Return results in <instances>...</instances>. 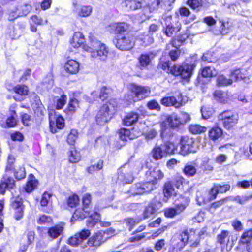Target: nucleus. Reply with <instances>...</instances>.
Segmentation results:
<instances>
[{
	"mask_svg": "<svg viewBox=\"0 0 252 252\" xmlns=\"http://www.w3.org/2000/svg\"><path fill=\"white\" fill-rule=\"evenodd\" d=\"M197 55L191 57L190 64H184L182 65H174L170 66L169 61L165 60L163 57L160 59L158 68L162 69L167 72H170L176 76H180L184 80H189L192 74L193 71L197 64Z\"/></svg>",
	"mask_w": 252,
	"mask_h": 252,
	"instance_id": "nucleus-1",
	"label": "nucleus"
},
{
	"mask_svg": "<svg viewBox=\"0 0 252 252\" xmlns=\"http://www.w3.org/2000/svg\"><path fill=\"white\" fill-rule=\"evenodd\" d=\"M146 175L148 181L133 185L129 191L131 195H141L156 189L157 181L163 177V173L158 168L150 169L146 172Z\"/></svg>",
	"mask_w": 252,
	"mask_h": 252,
	"instance_id": "nucleus-2",
	"label": "nucleus"
},
{
	"mask_svg": "<svg viewBox=\"0 0 252 252\" xmlns=\"http://www.w3.org/2000/svg\"><path fill=\"white\" fill-rule=\"evenodd\" d=\"M89 39L90 46H84V49L91 53L92 57H99L101 60H105L108 53L106 45L98 40L92 33L89 34Z\"/></svg>",
	"mask_w": 252,
	"mask_h": 252,
	"instance_id": "nucleus-3",
	"label": "nucleus"
},
{
	"mask_svg": "<svg viewBox=\"0 0 252 252\" xmlns=\"http://www.w3.org/2000/svg\"><path fill=\"white\" fill-rule=\"evenodd\" d=\"M178 149L174 143L170 141H165L160 145L156 144L152 150L151 155L155 160L161 159L167 155L177 153Z\"/></svg>",
	"mask_w": 252,
	"mask_h": 252,
	"instance_id": "nucleus-4",
	"label": "nucleus"
},
{
	"mask_svg": "<svg viewBox=\"0 0 252 252\" xmlns=\"http://www.w3.org/2000/svg\"><path fill=\"white\" fill-rule=\"evenodd\" d=\"M218 120L224 127L229 129L235 126L239 120L238 115L230 110H226L220 113L218 116Z\"/></svg>",
	"mask_w": 252,
	"mask_h": 252,
	"instance_id": "nucleus-5",
	"label": "nucleus"
},
{
	"mask_svg": "<svg viewBox=\"0 0 252 252\" xmlns=\"http://www.w3.org/2000/svg\"><path fill=\"white\" fill-rule=\"evenodd\" d=\"M130 90L134 96L128 95L127 99L130 102H136L144 99L150 94V88L148 86H139L135 84L130 85Z\"/></svg>",
	"mask_w": 252,
	"mask_h": 252,
	"instance_id": "nucleus-6",
	"label": "nucleus"
},
{
	"mask_svg": "<svg viewBox=\"0 0 252 252\" xmlns=\"http://www.w3.org/2000/svg\"><path fill=\"white\" fill-rule=\"evenodd\" d=\"M194 231L187 230L182 232L175 234L171 240V243L174 247L180 249L181 250L186 245L189 240L192 241V236L194 235Z\"/></svg>",
	"mask_w": 252,
	"mask_h": 252,
	"instance_id": "nucleus-7",
	"label": "nucleus"
},
{
	"mask_svg": "<svg viewBox=\"0 0 252 252\" xmlns=\"http://www.w3.org/2000/svg\"><path fill=\"white\" fill-rule=\"evenodd\" d=\"M180 150L178 152L182 155L190 153H195L197 147L195 146V141L188 136H182L180 140Z\"/></svg>",
	"mask_w": 252,
	"mask_h": 252,
	"instance_id": "nucleus-8",
	"label": "nucleus"
},
{
	"mask_svg": "<svg viewBox=\"0 0 252 252\" xmlns=\"http://www.w3.org/2000/svg\"><path fill=\"white\" fill-rule=\"evenodd\" d=\"M10 208L14 212V218L16 220H20L24 215V205L22 198L19 196L13 197L10 199Z\"/></svg>",
	"mask_w": 252,
	"mask_h": 252,
	"instance_id": "nucleus-9",
	"label": "nucleus"
},
{
	"mask_svg": "<svg viewBox=\"0 0 252 252\" xmlns=\"http://www.w3.org/2000/svg\"><path fill=\"white\" fill-rule=\"evenodd\" d=\"M117 48L121 50H129L133 48L134 42L132 37L129 35H120L118 36L115 43Z\"/></svg>",
	"mask_w": 252,
	"mask_h": 252,
	"instance_id": "nucleus-10",
	"label": "nucleus"
},
{
	"mask_svg": "<svg viewBox=\"0 0 252 252\" xmlns=\"http://www.w3.org/2000/svg\"><path fill=\"white\" fill-rule=\"evenodd\" d=\"M112 118L110 109L107 104L103 105L98 111L96 120L98 124L102 125L108 122Z\"/></svg>",
	"mask_w": 252,
	"mask_h": 252,
	"instance_id": "nucleus-11",
	"label": "nucleus"
},
{
	"mask_svg": "<svg viewBox=\"0 0 252 252\" xmlns=\"http://www.w3.org/2000/svg\"><path fill=\"white\" fill-rule=\"evenodd\" d=\"M127 163L122 166L118 170L116 182L119 184H129L132 182L133 177L131 172H128L124 170Z\"/></svg>",
	"mask_w": 252,
	"mask_h": 252,
	"instance_id": "nucleus-12",
	"label": "nucleus"
},
{
	"mask_svg": "<svg viewBox=\"0 0 252 252\" xmlns=\"http://www.w3.org/2000/svg\"><path fill=\"white\" fill-rule=\"evenodd\" d=\"M16 187L14 179L7 175L4 176L0 182V193L4 195L6 190H11Z\"/></svg>",
	"mask_w": 252,
	"mask_h": 252,
	"instance_id": "nucleus-13",
	"label": "nucleus"
},
{
	"mask_svg": "<svg viewBox=\"0 0 252 252\" xmlns=\"http://www.w3.org/2000/svg\"><path fill=\"white\" fill-rule=\"evenodd\" d=\"M162 32L167 37H173L181 29V24L176 23L174 24L171 22H165L163 24Z\"/></svg>",
	"mask_w": 252,
	"mask_h": 252,
	"instance_id": "nucleus-14",
	"label": "nucleus"
},
{
	"mask_svg": "<svg viewBox=\"0 0 252 252\" xmlns=\"http://www.w3.org/2000/svg\"><path fill=\"white\" fill-rule=\"evenodd\" d=\"M90 234V230L84 229L70 237L68 240V243L73 246H77L84 240L87 239Z\"/></svg>",
	"mask_w": 252,
	"mask_h": 252,
	"instance_id": "nucleus-15",
	"label": "nucleus"
},
{
	"mask_svg": "<svg viewBox=\"0 0 252 252\" xmlns=\"http://www.w3.org/2000/svg\"><path fill=\"white\" fill-rule=\"evenodd\" d=\"M161 206V203L159 201L154 198L149 203L143 212V218L144 219L152 217L156 212L157 209Z\"/></svg>",
	"mask_w": 252,
	"mask_h": 252,
	"instance_id": "nucleus-16",
	"label": "nucleus"
},
{
	"mask_svg": "<svg viewBox=\"0 0 252 252\" xmlns=\"http://www.w3.org/2000/svg\"><path fill=\"white\" fill-rule=\"evenodd\" d=\"M155 55L152 52L142 54L138 58V63L137 65L141 70L147 68L148 66L150 64L152 59Z\"/></svg>",
	"mask_w": 252,
	"mask_h": 252,
	"instance_id": "nucleus-17",
	"label": "nucleus"
},
{
	"mask_svg": "<svg viewBox=\"0 0 252 252\" xmlns=\"http://www.w3.org/2000/svg\"><path fill=\"white\" fill-rule=\"evenodd\" d=\"M160 137L163 142L169 141L173 136V128L169 126L165 122H162L160 125Z\"/></svg>",
	"mask_w": 252,
	"mask_h": 252,
	"instance_id": "nucleus-18",
	"label": "nucleus"
},
{
	"mask_svg": "<svg viewBox=\"0 0 252 252\" xmlns=\"http://www.w3.org/2000/svg\"><path fill=\"white\" fill-rule=\"evenodd\" d=\"M64 228V224L62 223L56 224L48 229V236L54 239L63 234Z\"/></svg>",
	"mask_w": 252,
	"mask_h": 252,
	"instance_id": "nucleus-19",
	"label": "nucleus"
},
{
	"mask_svg": "<svg viewBox=\"0 0 252 252\" xmlns=\"http://www.w3.org/2000/svg\"><path fill=\"white\" fill-rule=\"evenodd\" d=\"M65 71L70 74H75L79 70V63L75 60H68L64 65Z\"/></svg>",
	"mask_w": 252,
	"mask_h": 252,
	"instance_id": "nucleus-20",
	"label": "nucleus"
},
{
	"mask_svg": "<svg viewBox=\"0 0 252 252\" xmlns=\"http://www.w3.org/2000/svg\"><path fill=\"white\" fill-rule=\"evenodd\" d=\"M163 192L164 194L163 201L164 202H167L169 198L177 194L173 184L169 181L165 183Z\"/></svg>",
	"mask_w": 252,
	"mask_h": 252,
	"instance_id": "nucleus-21",
	"label": "nucleus"
},
{
	"mask_svg": "<svg viewBox=\"0 0 252 252\" xmlns=\"http://www.w3.org/2000/svg\"><path fill=\"white\" fill-rule=\"evenodd\" d=\"M110 28L111 32H114L115 33L121 34L128 29L129 25L125 22L113 23L110 25Z\"/></svg>",
	"mask_w": 252,
	"mask_h": 252,
	"instance_id": "nucleus-22",
	"label": "nucleus"
},
{
	"mask_svg": "<svg viewBox=\"0 0 252 252\" xmlns=\"http://www.w3.org/2000/svg\"><path fill=\"white\" fill-rule=\"evenodd\" d=\"M181 100L179 97L177 99L174 96L164 97L161 99L160 103L165 106H173L179 108L181 106Z\"/></svg>",
	"mask_w": 252,
	"mask_h": 252,
	"instance_id": "nucleus-23",
	"label": "nucleus"
},
{
	"mask_svg": "<svg viewBox=\"0 0 252 252\" xmlns=\"http://www.w3.org/2000/svg\"><path fill=\"white\" fill-rule=\"evenodd\" d=\"M104 241L102 232H98L89 239L88 245L90 247H98Z\"/></svg>",
	"mask_w": 252,
	"mask_h": 252,
	"instance_id": "nucleus-24",
	"label": "nucleus"
},
{
	"mask_svg": "<svg viewBox=\"0 0 252 252\" xmlns=\"http://www.w3.org/2000/svg\"><path fill=\"white\" fill-rule=\"evenodd\" d=\"M166 121L168 123V126L173 129L178 128L182 125V122L180 120L178 115L176 113H172L167 116Z\"/></svg>",
	"mask_w": 252,
	"mask_h": 252,
	"instance_id": "nucleus-25",
	"label": "nucleus"
},
{
	"mask_svg": "<svg viewBox=\"0 0 252 252\" xmlns=\"http://www.w3.org/2000/svg\"><path fill=\"white\" fill-rule=\"evenodd\" d=\"M87 218L86 224L89 228L93 227L100 221V215L96 212L90 213Z\"/></svg>",
	"mask_w": 252,
	"mask_h": 252,
	"instance_id": "nucleus-26",
	"label": "nucleus"
},
{
	"mask_svg": "<svg viewBox=\"0 0 252 252\" xmlns=\"http://www.w3.org/2000/svg\"><path fill=\"white\" fill-rule=\"evenodd\" d=\"M84 42V38L83 34L80 32H76L74 34L70 44L74 48H77L83 44Z\"/></svg>",
	"mask_w": 252,
	"mask_h": 252,
	"instance_id": "nucleus-27",
	"label": "nucleus"
},
{
	"mask_svg": "<svg viewBox=\"0 0 252 252\" xmlns=\"http://www.w3.org/2000/svg\"><path fill=\"white\" fill-rule=\"evenodd\" d=\"M84 42V38L83 34L80 32H76L74 34L70 44L74 48H77L83 44Z\"/></svg>",
	"mask_w": 252,
	"mask_h": 252,
	"instance_id": "nucleus-28",
	"label": "nucleus"
},
{
	"mask_svg": "<svg viewBox=\"0 0 252 252\" xmlns=\"http://www.w3.org/2000/svg\"><path fill=\"white\" fill-rule=\"evenodd\" d=\"M139 118L137 113L130 112L128 113L123 120V123L126 126H131L136 123Z\"/></svg>",
	"mask_w": 252,
	"mask_h": 252,
	"instance_id": "nucleus-29",
	"label": "nucleus"
},
{
	"mask_svg": "<svg viewBox=\"0 0 252 252\" xmlns=\"http://www.w3.org/2000/svg\"><path fill=\"white\" fill-rule=\"evenodd\" d=\"M123 5L127 8V10H135L142 7V4L138 0H126L123 2Z\"/></svg>",
	"mask_w": 252,
	"mask_h": 252,
	"instance_id": "nucleus-30",
	"label": "nucleus"
},
{
	"mask_svg": "<svg viewBox=\"0 0 252 252\" xmlns=\"http://www.w3.org/2000/svg\"><path fill=\"white\" fill-rule=\"evenodd\" d=\"M245 71L243 69H236L231 72L230 77L233 82L242 80L246 77Z\"/></svg>",
	"mask_w": 252,
	"mask_h": 252,
	"instance_id": "nucleus-31",
	"label": "nucleus"
},
{
	"mask_svg": "<svg viewBox=\"0 0 252 252\" xmlns=\"http://www.w3.org/2000/svg\"><path fill=\"white\" fill-rule=\"evenodd\" d=\"M222 135V130L218 126L212 127L209 131V138L213 141L219 139Z\"/></svg>",
	"mask_w": 252,
	"mask_h": 252,
	"instance_id": "nucleus-32",
	"label": "nucleus"
},
{
	"mask_svg": "<svg viewBox=\"0 0 252 252\" xmlns=\"http://www.w3.org/2000/svg\"><path fill=\"white\" fill-rule=\"evenodd\" d=\"M230 232L228 230H222L217 235V242L220 245H225L229 241Z\"/></svg>",
	"mask_w": 252,
	"mask_h": 252,
	"instance_id": "nucleus-33",
	"label": "nucleus"
},
{
	"mask_svg": "<svg viewBox=\"0 0 252 252\" xmlns=\"http://www.w3.org/2000/svg\"><path fill=\"white\" fill-rule=\"evenodd\" d=\"M120 139L122 141H127L133 138L131 131L126 128H121L118 133Z\"/></svg>",
	"mask_w": 252,
	"mask_h": 252,
	"instance_id": "nucleus-34",
	"label": "nucleus"
},
{
	"mask_svg": "<svg viewBox=\"0 0 252 252\" xmlns=\"http://www.w3.org/2000/svg\"><path fill=\"white\" fill-rule=\"evenodd\" d=\"M218 74V71L214 67L207 66L204 67L201 71V75L205 78H210L215 76Z\"/></svg>",
	"mask_w": 252,
	"mask_h": 252,
	"instance_id": "nucleus-35",
	"label": "nucleus"
},
{
	"mask_svg": "<svg viewBox=\"0 0 252 252\" xmlns=\"http://www.w3.org/2000/svg\"><path fill=\"white\" fill-rule=\"evenodd\" d=\"M215 98L220 102L225 103L228 99V94L227 92L217 90L214 93Z\"/></svg>",
	"mask_w": 252,
	"mask_h": 252,
	"instance_id": "nucleus-36",
	"label": "nucleus"
},
{
	"mask_svg": "<svg viewBox=\"0 0 252 252\" xmlns=\"http://www.w3.org/2000/svg\"><path fill=\"white\" fill-rule=\"evenodd\" d=\"M171 44L173 47L176 48L174 50H171L169 53V55L171 58V59L174 61L176 60L179 57L180 51L177 49L178 47L180 46V44H177L176 43V40L175 39H172L171 41Z\"/></svg>",
	"mask_w": 252,
	"mask_h": 252,
	"instance_id": "nucleus-37",
	"label": "nucleus"
},
{
	"mask_svg": "<svg viewBox=\"0 0 252 252\" xmlns=\"http://www.w3.org/2000/svg\"><path fill=\"white\" fill-rule=\"evenodd\" d=\"M17 116L16 111L15 110L12 111L11 115L6 119V124L7 127H14L17 126L18 123V120L16 118Z\"/></svg>",
	"mask_w": 252,
	"mask_h": 252,
	"instance_id": "nucleus-38",
	"label": "nucleus"
},
{
	"mask_svg": "<svg viewBox=\"0 0 252 252\" xmlns=\"http://www.w3.org/2000/svg\"><path fill=\"white\" fill-rule=\"evenodd\" d=\"M67 100V96L65 95H62L60 97H55L53 99L54 105L57 109L63 108L65 105Z\"/></svg>",
	"mask_w": 252,
	"mask_h": 252,
	"instance_id": "nucleus-39",
	"label": "nucleus"
},
{
	"mask_svg": "<svg viewBox=\"0 0 252 252\" xmlns=\"http://www.w3.org/2000/svg\"><path fill=\"white\" fill-rule=\"evenodd\" d=\"M217 85L220 86H226L232 84L233 80L229 75V78H227L223 75L218 76L217 80Z\"/></svg>",
	"mask_w": 252,
	"mask_h": 252,
	"instance_id": "nucleus-40",
	"label": "nucleus"
},
{
	"mask_svg": "<svg viewBox=\"0 0 252 252\" xmlns=\"http://www.w3.org/2000/svg\"><path fill=\"white\" fill-rule=\"evenodd\" d=\"M183 172L186 176L192 177L196 174V169L192 163H187L185 166Z\"/></svg>",
	"mask_w": 252,
	"mask_h": 252,
	"instance_id": "nucleus-41",
	"label": "nucleus"
},
{
	"mask_svg": "<svg viewBox=\"0 0 252 252\" xmlns=\"http://www.w3.org/2000/svg\"><path fill=\"white\" fill-rule=\"evenodd\" d=\"M32 178L28 181L25 187V191L27 192H32L37 187L38 181L36 180L34 177L31 175Z\"/></svg>",
	"mask_w": 252,
	"mask_h": 252,
	"instance_id": "nucleus-42",
	"label": "nucleus"
},
{
	"mask_svg": "<svg viewBox=\"0 0 252 252\" xmlns=\"http://www.w3.org/2000/svg\"><path fill=\"white\" fill-rule=\"evenodd\" d=\"M89 215L84 212V208L77 209L73 214L71 221L74 220H82Z\"/></svg>",
	"mask_w": 252,
	"mask_h": 252,
	"instance_id": "nucleus-43",
	"label": "nucleus"
},
{
	"mask_svg": "<svg viewBox=\"0 0 252 252\" xmlns=\"http://www.w3.org/2000/svg\"><path fill=\"white\" fill-rule=\"evenodd\" d=\"M189 131L194 134H200L206 131L207 128L205 126H202L199 125H191L189 126Z\"/></svg>",
	"mask_w": 252,
	"mask_h": 252,
	"instance_id": "nucleus-44",
	"label": "nucleus"
},
{
	"mask_svg": "<svg viewBox=\"0 0 252 252\" xmlns=\"http://www.w3.org/2000/svg\"><path fill=\"white\" fill-rule=\"evenodd\" d=\"M92 197L90 194H86L84 195L82 199V203L83 205L84 212L89 215L90 212L89 211V206L91 202Z\"/></svg>",
	"mask_w": 252,
	"mask_h": 252,
	"instance_id": "nucleus-45",
	"label": "nucleus"
},
{
	"mask_svg": "<svg viewBox=\"0 0 252 252\" xmlns=\"http://www.w3.org/2000/svg\"><path fill=\"white\" fill-rule=\"evenodd\" d=\"M126 225L128 227L129 231H131L133 227L141 221V219L127 218L124 220Z\"/></svg>",
	"mask_w": 252,
	"mask_h": 252,
	"instance_id": "nucleus-46",
	"label": "nucleus"
},
{
	"mask_svg": "<svg viewBox=\"0 0 252 252\" xmlns=\"http://www.w3.org/2000/svg\"><path fill=\"white\" fill-rule=\"evenodd\" d=\"M252 238V229L245 231L241 236L240 243L245 244L249 242Z\"/></svg>",
	"mask_w": 252,
	"mask_h": 252,
	"instance_id": "nucleus-47",
	"label": "nucleus"
},
{
	"mask_svg": "<svg viewBox=\"0 0 252 252\" xmlns=\"http://www.w3.org/2000/svg\"><path fill=\"white\" fill-rule=\"evenodd\" d=\"M92 11V8L91 6H83L77 12L78 15L81 17H88Z\"/></svg>",
	"mask_w": 252,
	"mask_h": 252,
	"instance_id": "nucleus-48",
	"label": "nucleus"
},
{
	"mask_svg": "<svg viewBox=\"0 0 252 252\" xmlns=\"http://www.w3.org/2000/svg\"><path fill=\"white\" fill-rule=\"evenodd\" d=\"M252 198V194L247 195L236 196L234 197L233 200L241 205H244L249 202Z\"/></svg>",
	"mask_w": 252,
	"mask_h": 252,
	"instance_id": "nucleus-49",
	"label": "nucleus"
},
{
	"mask_svg": "<svg viewBox=\"0 0 252 252\" xmlns=\"http://www.w3.org/2000/svg\"><path fill=\"white\" fill-rule=\"evenodd\" d=\"M175 0H157L156 1V5L160 6L165 9L169 10L172 4L174 2Z\"/></svg>",
	"mask_w": 252,
	"mask_h": 252,
	"instance_id": "nucleus-50",
	"label": "nucleus"
},
{
	"mask_svg": "<svg viewBox=\"0 0 252 252\" xmlns=\"http://www.w3.org/2000/svg\"><path fill=\"white\" fill-rule=\"evenodd\" d=\"M112 92V90L111 88L103 86L101 89L99 97L102 100H104L108 97Z\"/></svg>",
	"mask_w": 252,
	"mask_h": 252,
	"instance_id": "nucleus-51",
	"label": "nucleus"
},
{
	"mask_svg": "<svg viewBox=\"0 0 252 252\" xmlns=\"http://www.w3.org/2000/svg\"><path fill=\"white\" fill-rule=\"evenodd\" d=\"M187 4L192 9L196 11H200V8L201 7V1L198 0H188L187 1Z\"/></svg>",
	"mask_w": 252,
	"mask_h": 252,
	"instance_id": "nucleus-52",
	"label": "nucleus"
},
{
	"mask_svg": "<svg viewBox=\"0 0 252 252\" xmlns=\"http://www.w3.org/2000/svg\"><path fill=\"white\" fill-rule=\"evenodd\" d=\"M79 198L78 195L73 194L68 197L67 205L71 208L75 207L79 204Z\"/></svg>",
	"mask_w": 252,
	"mask_h": 252,
	"instance_id": "nucleus-53",
	"label": "nucleus"
},
{
	"mask_svg": "<svg viewBox=\"0 0 252 252\" xmlns=\"http://www.w3.org/2000/svg\"><path fill=\"white\" fill-rule=\"evenodd\" d=\"M184 178L179 175H176L173 178L172 180L170 181L173 184V186L175 187L177 189H180L182 187V184Z\"/></svg>",
	"mask_w": 252,
	"mask_h": 252,
	"instance_id": "nucleus-54",
	"label": "nucleus"
},
{
	"mask_svg": "<svg viewBox=\"0 0 252 252\" xmlns=\"http://www.w3.org/2000/svg\"><path fill=\"white\" fill-rule=\"evenodd\" d=\"M103 166V161L99 160L96 164L90 166L87 168V171L89 173H93L94 171H98L101 169Z\"/></svg>",
	"mask_w": 252,
	"mask_h": 252,
	"instance_id": "nucleus-55",
	"label": "nucleus"
},
{
	"mask_svg": "<svg viewBox=\"0 0 252 252\" xmlns=\"http://www.w3.org/2000/svg\"><path fill=\"white\" fill-rule=\"evenodd\" d=\"M20 14L18 15L21 16L27 15L32 9V7L30 4H25L21 5L17 8Z\"/></svg>",
	"mask_w": 252,
	"mask_h": 252,
	"instance_id": "nucleus-56",
	"label": "nucleus"
},
{
	"mask_svg": "<svg viewBox=\"0 0 252 252\" xmlns=\"http://www.w3.org/2000/svg\"><path fill=\"white\" fill-rule=\"evenodd\" d=\"M78 137V132L75 129H72L70 133L68 135L67 141L70 145H73L74 144L76 140Z\"/></svg>",
	"mask_w": 252,
	"mask_h": 252,
	"instance_id": "nucleus-57",
	"label": "nucleus"
},
{
	"mask_svg": "<svg viewBox=\"0 0 252 252\" xmlns=\"http://www.w3.org/2000/svg\"><path fill=\"white\" fill-rule=\"evenodd\" d=\"M14 92L21 95H27L28 93V87L25 85H19L14 88Z\"/></svg>",
	"mask_w": 252,
	"mask_h": 252,
	"instance_id": "nucleus-58",
	"label": "nucleus"
},
{
	"mask_svg": "<svg viewBox=\"0 0 252 252\" xmlns=\"http://www.w3.org/2000/svg\"><path fill=\"white\" fill-rule=\"evenodd\" d=\"M15 30H16V36H20L25 28V24L24 22H20L14 25Z\"/></svg>",
	"mask_w": 252,
	"mask_h": 252,
	"instance_id": "nucleus-59",
	"label": "nucleus"
},
{
	"mask_svg": "<svg viewBox=\"0 0 252 252\" xmlns=\"http://www.w3.org/2000/svg\"><path fill=\"white\" fill-rule=\"evenodd\" d=\"M80 159V154L77 153L76 151H70V154L69 155V160L70 162L76 163L79 161Z\"/></svg>",
	"mask_w": 252,
	"mask_h": 252,
	"instance_id": "nucleus-60",
	"label": "nucleus"
},
{
	"mask_svg": "<svg viewBox=\"0 0 252 252\" xmlns=\"http://www.w3.org/2000/svg\"><path fill=\"white\" fill-rule=\"evenodd\" d=\"M218 193H219V192L218 188H217L216 184H214L209 192V199L210 200L215 199Z\"/></svg>",
	"mask_w": 252,
	"mask_h": 252,
	"instance_id": "nucleus-61",
	"label": "nucleus"
},
{
	"mask_svg": "<svg viewBox=\"0 0 252 252\" xmlns=\"http://www.w3.org/2000/svg\"><path fill=\"white\" fill-rule=\"evenodd\" d=\"M216 185L220 193H225L226 191L229 190L230 189V186L228 184L223 185L216 184Z\"/></svg>",
	"mask_w": 252,
	"mask_h": 252,
	"instance_id": "nucleus-62",
	"label": "nucleus"
},
{
	"mask_svg": "<svg viewBox=\"0 0 252 252\" xmlns=\"http://www.w3.org/2000/svg\"><path fill=\"white\" fill-rule=\"evenodd\" d=\"M52 221V219L50 216L43 215L39 218L37 222L40 224H45L51 222Z\"/></svg>",
	"mask_w": 252,
	"mask_h": 252,
	"instance_id": "nucleus-63",
	"label": "nucleus"
},
{
	"mask_svg": "<svg viewBox=\"0 0 252 252\" xmlns=\"http://www.w3.org/2000/svg\"><path fill=\"white\" fill-rule=\"evenodd\" d=\"M147 107L150 110H160V107L158 103L155 100H152L149 101L147 104Z\"/></svg>",
	"mask_w": 252,
	"mask_h": 252,
	"instance_id": "nucleus-64",
	"label": "nucleus"
}]
</instances>
